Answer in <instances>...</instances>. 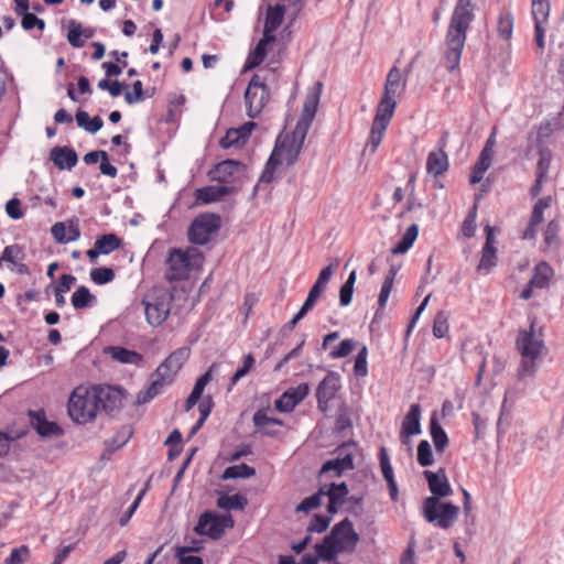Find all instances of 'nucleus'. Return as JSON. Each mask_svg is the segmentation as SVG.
<instances>
[{"label":"nucleus","mask_w":564,"mask_h":564,"mask_svg":"<svg viewBox=\"0 0 564 564\" xmlns=\"http://www.w3.org/2000/svg\"><path fill=\"white\" fill-rule=\"evenodd\" d=\"M99 412L110 417L117 416L122 406L126 391L121 387L109 384H94Z\"/></svg>","instance_id":"10"},{"label":"nucleus","mask_w":564,"mask_h":564,"mask_svg":"<svg viewBox=\"0 0 564 564\" xmlns=\"http://www.w3.org/2000/svg\"><path fill=\"white\" fill-rule=\"evenodd\" d=\"M269 99L270 91L265 84V79L260 75L254 74L251 77L245 93L248 117L252 119L257 118Z\"/></svg>","instance_id":"9"},{"label":"nucleus","mask_w":564,"mask_h":564,"mask_svg":"<svg viewBox=\"0 0 564 564\" xmlns=\"http://www.w3.org/2000/svg\"><path fill=\"white\" fill-rule=\"evenodd\" d=\"M191 349L188 347H180L171 352L151 375V383L138 393L135 403L144 404L159 395L163 388L172 383L175 375L188 359Z\"/></svg>","instance_id":"3"},{"label":"nucleus","mask_w":564,"mask_h":564,"mask_svg":"<svg viewBox=\"0 0 564 564\" xmlns=\"http://www.w3.org/2000/svg\"><path fill=\"white\" fill-rule=\"evenodd\" d=\"M516 347L522 357L519 376L522 378L534 372L535 362L545 349L542 329H536L535 318L529 329H520L516 339Z\"/></svg>","instance_id":"4"},{"label":"nucleus","mask_w":564,"mask_h":564,"mask_svg":"<svg viewBox=\"0 0 564 564\" xmlns=\"http://www.w3.org/2000/svg\"><path fill=\"white\" fill-rule=\"evenodd\" d=\"M50 159L59 170H70L78 162L77 153L68 147L53 148L50 153Z\"/></svg>","instance_id":"25"},{"label":"nucleus","mask_w":564,"mask_h":564,"mask_svg":"<svg viewBox=\"0 0 564 564\" xmlns=\"http://www.w3.org/2000/svg\"><path fill=\"white\" fill-rule=\"evenodd\" d=\"M553 274L554 271L552 267L547 262L541 261L533 269V274L530 279V286H535V289L546 288Z\"/></svg>","instance_id":"32"},{"label":"nucleus","mask_w":564,"mask_h":564,"mask_svg":"<svg viewBox=\"0 0 564 564\" xmlns=\"http://www.w3.org/2000/svg\"><path fill=\"white\" fill-rule=\"evenodd\" d=\"M30 424L42 437H58L63 429L55 422L47 421L44 410H29Z\"/></svg>","instance_id":"18"},{"label":"nucleus","mask_w":564,"mask_h":564,"mask_svg":"<svg viewBox=\"0 0 564 564\" xmlns=\"http://www.w3.org/2000/svg\"><path fill=\"white\" fill-rule=\"evenodd\" d=\"M419 235V226L416 224L406 228L401 240L391 249L392 254L405 253L414 243Z\"/></svg>","instance_id":"36"},{"label":"nucleus","mask_w":564,"mask_h":564,"mask_svg":"<svg viewBox=\"0 0 564 564\" xmlns=\"http://www.w3.org/2000/svg\"><path fill=\"white\" fill-rule=\"evenodd\" d=\"M325 289H326V286L315 282L313 284V286L311 288V290L308 291L307 297H306L304 304L301 307L304 308L307 313L311 310H313V307L315 306L316 302L321 297L322 292Z\"/></svg>","instance_id":"52"},{"label":"nucleus","mask_w":564,"mask_h":564,"mask_svg":"<svg viewBox=\"0 0 564 564\" xmlns=\"http://www.w3.org/2000/svg\"><path fill=\"white\" fill-rule=\"evenodd\" d=\"M417 463L422 467H427L433 465L434 456L431 444L423 440L417 445Z\"/></svg>","instance_id":"42"},{"label":"nucleus","mask_w":564,"mask_h":564,"mask_svg":"<svg viewBox=\"0 0 564 564\" xmlns=\"http://www.w3.org/2000/svg\"><path fill=\"white\" fill-rule=\"evenodd\" d=\"M386 130H387V128L381 129L380 127H377V124L372 123L369 139L367 142V148L370 149L371 153H375L377 151L378 147L380 145V143L383 139V134H384Z\"/></svg>","instance_id":"57"},{"label":"nucleus","mask_w":564,"mask_h":564,"mask_svg":"<svg viewBox=\"0 0 564 564\" xmlns=\"http://www.w3.org/2000/svg\"><path fill=\"white\" fill-rule=\"evenodd\" d=\"M367 356L368 349L366 346H362L356 356L354 365V372L357 377H365L368 372Z\"/></svg>","instance_id":"55"},{"label":"nucleus","mask_w":564,"mask_h":564,"mask_svg":"<svg viewBox=\"0 0 564 564\" xmlns=\"http://www.w3.org/2000/svg\"><path fill=\"white\" fill-rule=\"evenodd\" d=\"M553 202L552 196H545L540 198L533 206V210L531 217L533 218V224H541L543 221V212L549 208Z\"/></svg>","instance_id":"53"},{"label":"nucleus","mask_w":564,"mask_h":564,"mask_svg":"<svg viewBox=\"0 0 564 564\" xmlns=\"http://www.w3.org/2000/svg\"><path fill=\"white\" fill-rule=\"evenodd\" d=\"M322 86V83L317 82L315 84L316 91H313L306 96L303 104L302 115L299 118L294 129H300L302 132H305L307 134V131L317 111Z\"/></svg>","instance_id":"17"},{"label":"nucleus","mask_w":564,"mask_h":564,"mask_svg":"<svg viewBox=\"0 0 564 564\" xmlns=\"http://www.w3.org/2000/svg\"><path fill=\"white\" fill-rule=\"evenodd\" d=\"M513 15L510 12H500L497 21V33L499 37L509 41L513 33Z\"/></svg>","instance_id":"39"},{"label":"nucleus","mask_w":564,"mask_h":564,"mask_svg":"<svg viewBox=\"0 0 564 564\" xmlns=\"http://www.w3.org/2000/svg\"><path fill=\"white\" fill-rule=\"evenodd\" d=\"M532 14L534 23L546 24L550 14V2L532 1Z\"/></svg>","instance_id":"43"},{"label":"nucleus","mask_w":564,"mask_h":564,"mask_svg":"<svg viewBox=\"0 0 564 564\" xmlns=\"http://www.w3.org/2000/svg\"><path fill=\"white\" fill-rule=\"evenodd\" d=\"M248 503V500L242 495H224L218 498L217 507L226 510H242Z\"/></svg>","instance_id":"40"},{"label":"nucleus","mask_w":564,"mask_h":564,"mask_svg":"<svg viewBox=\"0 0 564 564\" xmlns=\"http://www.w3.org/2000/svg\"><path fill=\"white\" fill-rule=\"evenodd\" d=\"M174 296L166 290H160L152 295H148L142 301L147 322L151 326H160L170 315L171 304Z\"/></svg>","instance_id":"7"},{"label":"nucleus","mask_w":564,"mask_h":564,"mask_svg":"<svg viewBox=\"0 0 564 564\" xmlns=\"http://www.w3.org/2000/svg\"><path fill=\"white\" fill-rule=\"evenodd\" d=\"M121 246V239L115 234H106L98 236L95 241V247L102 252L109 254Z\"/></svg>","instance_id":"38"},{"label":"nucleus","mask_w":564,"mask_h":564,"mask_svg":"<svg viewBox=\"0 0 564 564\" xmlns=\"http://www.w3.org/2000/svg\"><path fill=\"white\" fill-rule=\"evenodd\" d=\"M306 133L294 129L284 137H279L271 153H278L275 161L280 164L293 165L297 162L302 152Z\"/></svg>","instance_id":"6"},{"label":"nucleus","mask_w":564,"mask_h":564,"mask_svg":"<svg viewBox=\"0 0 564 564\" xmlns=\"http://www.w3.org/2000/svg\"><path fill=\"white\" fill-rule=\"evenodd\" d=\"M116 274L111 268H97L90 271V279L98 285H104L111 282Z\"/></svg>","instance_id":"47"},{"label":"nucleus","mask_w":564,"mask_h":564,"mask_svg":"<svg viewBox=\"0 0 564 564\" xmlns=\"http://www.w3.org/2000/svg\"><path fill=\"white\" fill-rule=\"evenodd\" d=\"M336 525H341L339 533L336 535V541L344 552H352L359 541V535L354 529L352 522L345 518Z\"/></svg>","instance_id":"23"},{"label":"nucleus","mask_w":564,"mask_h":564,"mask_svg":"<svg viewBox=\"0 0 564 564\" xmlns=\"http://www.w3.org/2000/svg\"><path fill=\"white\" fill-rule=\"evenodd\" d=\"M51 234L58 243H68L78 240L80 238L78 219L72 220L67 228L62 221L55 223L51 227Z\"/></svg>","instance_id":"21"},{"label":"nucleus","mask_w":564,"mask_h":564,"mask_svg":"<svg viewBox=\"0 0 564 564\" xmlns=\"http://www.w3.org/2000/svg\"><path fill=\"white\" fill-rule=\"evenodd\" d=\"M220 228V217L216 214H202L197 216L188 228V240L195 245H206L210 236Z\"/></svg>","instance_id":"12"},{"label":"nucleus","mask_w":564,"mask_h":564,"mask_svg":"<svg viewBox=\"0 0 564 564\" xmlns=\"http://www.w3.org/2000/svg\"><path fill=\"white\" fill-rule=\"evenodd\" d=\"M310 393L308 383H300L297 387L289 388L274 401V409L281 413H289L301 403Z\"/></svg>","instance_id":"16"},{"label":"nucleus","mask_w":564,"mask_h":564,"mask_svg":"<svg viewBox=\"0 0 564 564\" xmlns=\"http://www.w3.org/2000/svg\"><path fill=\"white\" fill-rule=\"evenodd\" d=\"M23 257L22 248L19 245H10L3 249L2 259L6 262L15 263L17 259H21Z\"/></svg>","instance_id":"63"},{"label":"nucleus","mask_w":564,"mask_h":564,"mask_svg":"<svg viewBox=\"0 0 564 564\" xmlns=\"http://www.w3.org/2000/svg\"><path fill=\"white\" fill-rule=\"evenodd\" d=\"M356 346H357V343L354 339H351V338L344 339L340 341L338 347H336L335 349H333L329 352V357L334 358V359L345 358L354 351Z\"/></svg>","instance_id":"50"},{"label":"nucleus","mask_w":564,"mask_h":564,"mask_svg":"<svg viewBox=\"0 0 564 564\" xmlns=\"http://www.w3.org/2000/svg\"><path fill=\"white\" fill-rule=\"evenodd\" d=\"M67 413L77 424H87L96 420L99 413L95 386H77L70 393Z\"/></svg>","instance_id":"5"},{"label":"nucleus","mask_w":564,"mask_h":564,"mask_svg":"<svg viewBox=\"0 0 564 564\" xmlns=\"http://www.w3.org/2000/svg\"><path fill=\"white\" fill-rule=\"evenodd\" d=\"M278 153H271V155L269 156L267 163H265V166H264V170L262 171L260 177H259V183H271L274 178V172L276 170V167L279 165H281L280 163H278L275 161V156H276Z\"/></svg>","instance_id":"51"},{"label":"nucleus","mask_w":564,"mask_h":564,"mask_svg":"<svg viewBox=\"0 0 564 564\" xmlns=\"http://www.w3.org/2000/svg\"><path fill=\"white\" fill-rule=\"evenodd\" d=\"M448 169V156L443 149L433 151L427 155L426 171L429 174L437 177L444 174Z\"/></svg>","instance_id":"28"},{"label":"nucleus","mask_w":564,"mask_h":564,"mask_svg":"<svg viewBox=\"0 0 564 564\" xmlns=\"http://www.w3.org/2000/svg\"><path fill=\"white\" fill-rule=\"evenodd\" d=\"M82 33H83L82 24L72 20L69 22L67 40L73 47L80 48L85 45V41L80 39V36H83Z\"/></svg>","instance_id":"49"},{"label":"nucleus","mask_w":564,"mask_h":564,"mask_svg":"<svg viewBox=\"0 0 564 564\" xmlns=\"http://www.w3.org/2000/svg\"><path fill=\"white\" fill-rule=\"evenodd\" d=\"M198 254L196 249H188L187 251L172 249L166 259L165 279L170 282L187 279L191 270V260Z\"/></svg>","instance_id":"11"},{"label":"nucleus","mask_w":564,"mask_h":564,"mask_svg":"<svg viewBox=\"0 0 564 564\" xmlns=\"http://www.w3.org/2000/svg\"><path fill=\"white\" fill-rule=\"evenodd\" d=\"M267 410L264 408L257 410L252 416V422L261 434L273 437L278 435V431L273 426H283L284 423L281 419L269 416Z\"/></svg>","instance_id":"22"},{"label":"nucleus","mask_w":564,"mask_h":564,"mask_svg":"<svg viewBox=\"0 0 564 564\" xmlns=\"http://www.w3.org/2000/svg\"><path fill=\"white\" fill-rule=\"evenodd\" d=\"M473 11V0H458L452 13L445 39V61L449 72H454L459 66L466 33L474 20Z\"/></svg>","instance_id":"2"},{"label":"nucleus","mask_w":564,"mask_h":564,"mask_svg":"<svg viewBox=\"0 0 564 564\" xmlns=\"http://www.w3.org/2000/svg\"><path fill=\"white\" fill-rule=\"evenodd\" d=\"M245 173L246 165L243 163L228 159L216 164L208 172V176L212 181L227 185L239 181Z\"/></svg>","instance_id":"13"},{"label":"nucleus","mask_w":564,"mask_h":564,"mask_svg":"<svg viewBox=\"0 0 564 564\" xmlns=\"http://www.w3.org/2000/svg\"><path fill=\"white\" fill-rule=\"evenodd\" d=\"M324 496V489L321 488L317 492L310 497L304 498L301 503L296 507L297 512H308L322 505V497Z\"/></svg>","instance_id":"46"},{"label":"nucleus","mask_w":564,"mask_h":564,"mask_svg":"<svg viewBox=\"0 0 564 564\" xmlns=\"http://www.w3.org/2000/svg\"><path fill=\"white\" fill-rule=\"evenodd\" d=\"M21 17L22 28L26 31L32 30L34 28H37L39 30L42 31L45 28V22L42 19L37 18L34 13L28 11L21 14Z\"/></svg>","instance_id":"59"},{"label":"nucleus","mask_w":564,"mask_h":564,"mask_svg":"<svg viewBox=\"0 0 564 564\" xmlns=\"http://www.w3.org/2000/svg\"><path fill=\"white\" fill-rule=\"evenodd\" d=\"M235 192L234 186L229 185H209L197 188L195 192L196 199L202 204L218 202L225 196Z\"/></svg>","instance_id":"24"},{"label":"nucleus","mask_w":564,"mask_h":564,"mask_svg":"<svg viewBox=\"0 0 564 564\" xmlns=\"http://www.w3.org/2000/svg\"><path fill=\"white\" fill-rule=\"evenodd\" d=\"M339 388V375L329 371L318 383L316 389L317 408L321 412L324 413L327 411L329 401L336 397Z\"/></svg>","instance_id":"15"},{"label":"nucleus","mask_w":564,"mask_h":564,"mask_svg":"<svg viewBox=\"0 0 564 564\" xmlns=\"http://www.w3.org/2000/svg\"><path fill=\"white\" fill-rule=\"evenodd\" d=\"M336 457L326 460L321 469V474L333 473V476L340 477L345 470L354 469V455L349 444H343L335 449Z\"/></svg>","instance_id":"14"},{"label":"nucleus","mask_w":564,"mask_h":564,"mask_svg":"<svg viewBox=\"0 0 564 564\" xmlns=\"http://www.w3.org/2000/svg\"><path fill=\"white\" fill-rule=\"evenodd\" d=\"M448 332L447 316L444 312H438L435 315L433 323V335L436 338H443Z\"/></svg>","instance_id":"58"},{"label":"nucleus","mask_w":564,"mask_h":564,"mask_svg":"<svg viewBox=\"0 0 564 564\" xmlns=\"http://www.w3.org/2000/svg\"><path fill=\"white\" fill-rule=\"evenodd\" d=\"M497 265V249L482 248L477 270L489 273Z\"/></svg>","instance_id":"41"},{"label":"nucleus","mask_w":564,"mask_h":564,"mask_svg":"<svg viewBox=\"0 0 564 564\" xmlns=\"http://www.w3.org/2000/svg\"><path fill=\"white\" fill-rule=\"evenodd\" d=\"M256 475V469L250 467L249 465L242 463L240 465L228 466L224 473L221 478L227 479H238V478H250Z\"/></svg>","instance_id":"37"},{"label":"nucleus","mask_w":564,"mask_h":564,"mask_svg":"<svg viewBox=\"0 0 564 564\" xmlns=\"http://www.w3.org/2000/svg\"><path fill=\"white\" fill-rule=\"evenodd\" d=\"M324 496L328 497L327 512L330 514L337 513L339 507H341L347 499L346 496H341L340 492L334 489L324 490Z\"/></svg>","instance_id":"48"},{"label":"nucleus","mask_w":564,"mask_h":564,"mask_svg":"<svg viewBox=\"0 0 564 564\" xmlns=\"http://www.w3.org/2000/svg\"><path fill=\"white\" fill-rule=\"evenodd\" d=\"M379 460H380V467H381L382 476L386 479V481L394 479V477H393V469H392V466L390 464V458H389V455H388L387 449L384 447L380 448Z\"/></svg>","instance_id":"60"},{"label":"nucleus","mask_w":564,"mask_h":564,"mask_svg":"<svg viewBox=\"0 0 564 564\" xmlns=\"http://www.w3.org/2000/svg\"><path fill=\"white\" fill-rule=\"evenodd\" d=\"M430 434L435 446V451L442 454L448 446V436L442 425L440 424L435 414L430 419Z\"/></svg>","instance_id":"33"},{"label":"nucleus","mask_w":564,"mask_h":564,"mask_svg":"<svg viewBox=\"0 0 564 564\" xmlns=\"http://www.w3.org/2000/svg\"><path fill=\"white\" fill-rule=\"evenodd\" d=\"M330 517L324 516V514H314L313 519L311 520L307 531L308 532H316L322 533L327 530V528L330 524Z\"/></svg>","instance_id":"56"},{"label":"nucleus","mask_w":564,"mask_h":564,"mask_svg":"<svg viewBox=\"0 0 564 564\" xmlns=\"http://www.w3.org/2000/svg\"><path fill=\"white\" fill-rule=\"evenodd\" d=\"M551 151L546 148H541L539 150V160L536 163V176L545 177L547 178V173L551 165Z\"/></svg>","instance_id":"44"},{"label":"nucleus","mask_w":564,"mask_h":564,"mask_svg":"<svg viewBox=\"0 0 564 564\" xmlns=\"http://www.w3.org/2000/svg\"><path fill=\"white\" fill-rule=\"evenodd\" d=\"M420 420L421 405L419 403H413L410 405L409 412L404 416L401 424L400 441L403 445L409 443V437L421 433Z\"/></svg>","instance_id":"19"},{"label":"nucleus","mask_w":564,"mask_h":564,"mask_svg":"<svg viewBox=\"0 0 564 564\" xmlns=\"http://www.w3.org/2000/svg\"><path fill=\"white\" fill-rule=\"evenodd\" d=\"M423 476L427 481L429 489L433 494V496L425 498L423 501L424 519L446 530L457 520L459 508L452 502L440 501V498L448 497L453 494L445 469L441 467L435 473L424 470Z\"/></svg>","instance_id":"1"},{"label":"nucleus","mask_w":564,"mask_h":564,"mask_svg":"<svg viewBox=\"0 0 564 564\" xmlns=\"http://www.w3.org/2000/svg\"><path fill=\"white\" fill-rule=\"evenodd\" d=\"M241 137L238 131H234V128L229 129L226 134L220 139L219 144L223 149H229L231 147L243 144Z\"/></svg>","instance_id":"61"},{"label":"nucleus","mask_w":564,"mask_h":564,"mask_svg":"<svg viewBox=\"0 0 564 564\" xmlns=\"http://www.w3.org/2000/svg\"><path fill=\"white\" fill-rule=\"evenodd\" d=\"M274 41L275 35H270L263 32L262 39H260L254 50L249 54L245 68L248 69L259 66L267 56L268 44L273 43Z\"/></svg>","instance_id":"26"},{"label":"nucleus","mask_w":564,"mask_h":564,"mask_svg":"<svg viewBox=\"0 0 564 564\" xmlns=\"http://www.w3.org/2000/svg\"><path fill=\"white\" fill-rule=\"evenodd\" d=\"M200 547L180 546L176 549L175 556L178 558V564H204L202 557L196 555H184L188 552H198Z\"/></svg>","instance_id":"45"},{"label":"nucleus","mask_w":564,"mask_h":564,"mask_svg":"<svg viewBox=\"0 0 564 564\" xmlns=\"http://www.w3.org/2000/svg\"><path fill=\"white\" fill-rule=\"evenodd\" d=\"M106 354L121 364L139 365L142 361V356L134 351L120 346H108L105 349Z\"/></svg>","instance_id":"31"},{"label":"nucleus","mask_w":564,"mask_h":564,"mask_svg":"<svg viewBox=\"0 0 564 564\" xmlns=\"http://www.w3.org/2000/svg\"><path fill=\"white\" fill-rule=\"evenodd\" d=\"M285 7L283 4L270 6L267 11L263 32L274 35V32L280 28L283 22Z\"/></svg>","instance_id":"30"},{"label":"nucleus","mask_w":564,"mask_h":564,"mask_svg":"<svg viewBox=\"0 0 564 564\" xmlns=\"http://www.w3.org/2000/svg\"><path fill=\"white\" fill-rule=\"evenodd\" d=\"M560 232V221L558 219H552L546 225V228L543 232L544 245L546 250L556 251L561 246V239L558 237Z\"/></svg>","instance_id":"35"},{"label":"nucleus","mask_w":564,"mask_h":564,"mask_svg":"<svg viewBox=\"0 0 564 564\" xmlns=\"http://www.w3.org/2000/svg\"><path fill=\"white\" fill-rule=\"evenodd\" d=\"M132 435V430L130 426H122V429L117 433V435L111 440L112 448L117 449L123 446Z\"/></svg>","instance_id":"64"},{"label":"nucleus","mask_w":564,"mask_h":564,"mask_svg":"<svg viewBox=\"0 0 564 564\" xmlns=\"http://www.w3.org/2000/svg\"><path fill=\"white\" fill-rule=\"evenodd\" d=\"M70 301L75 310H84L93 306L97 299L87 286L80 285L73 293Z\"/></svg>","instance_id":"34"},{"label":"nucleus","mask_w":564,"mask_h":564,"mask_svg":"<svg viewBox=\"0 0 564 564\" xmlns=\"http://www.w3.org/2000/svg\"><path fill=\"white\" fill-rule=\"evenodd\" d=\"M406 78H402L401 72L397 66H393L386 79L383 96L394 98L398 93L405 89Z\"/></svg>","instance_id":"29"},{"label":"nucleus","mask_w":564,"mask_h":564,"mask_svg":"<svg viewBox=\"0 0 564 564\" xmlns=\"http://www.w3.org/2000/svg\"><path fill=\"white\" fill-rule=\"evenodd\" d=\"M235 521L230 513L216 514L212 511H206L200 514L194 531L199 535H207L213 540H219L226 529H231Z\"/></svg>","instance_id":"8"},{"label":"nucleus","mask_w":564,"mask_h":564,"mask_svg":"<svg viewBox=\"0 0 564 564\" xmlns=\"http://www.w3.org/2000/svg\"><path fill=\"white\" fill-rule=\"evenodd\" d=\"M30 555L29 546L21 545L11 551L10 556L6 560V564H23L30 558Z\"/></svg>","instance_id":"54"},{"label":"nucleus","mask_w":564,"mask_h":564,"mask_svg":"<svg viewBox=\"0 0 564 564\" xmlns=\"http://www.w3.org/2000/svg\"><path fill=\"white\" fill-rule=\"evenodd\" d=\"M341 525H334L329 534H327L321 543L315 545L318 557L325 562L333 561L338 553H343V547L338 545L336 535L339 533Z\"/></svg>","instance_id":"20"},{"label":"nucleus","mask_w":564,"mask_h":564,"mask_svg":"<svg viewBox=\"0 0 564 564\" xmlns=\"http://www.w3.org/2000/svg\"><path fill=\"white\" fill-rule=\"evenodd\" d=\"M395 106L397 101L394 98L382 96L372 123L381 129L387 128L393 116Z\"/></svg>","instance_id":"27"},{"label":"nucleus","mask_w":564,"mask_h":564,"mask_svg":"<svg viewBox=\"0 0 564 564\" xmlns=\"http://www.w3.org/2000/svg\"><path fill=\"white\" fill-rule=\"evenodd\" d=\"M338 265H339V259L338 258L333 259L330 261L329 265H327L319 272L318 278L315 282L326 286L327 283L329 282L334 271L338 268Z\"/></svg>","instance_id":"62"}]
</instances>
